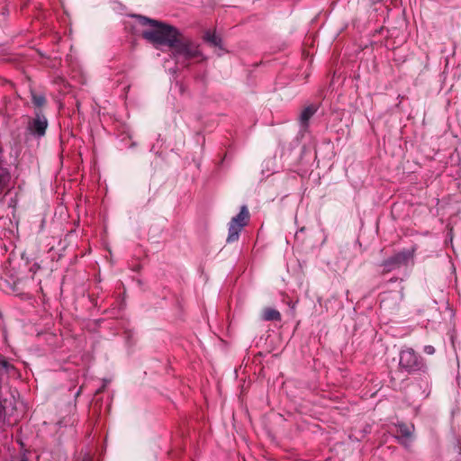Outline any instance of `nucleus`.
I'll return each instance as SVG.
<instances>
[{
  "label": "nucleus",
  "instance_id": "obj_1",
  "mask_svg": "<svg viewBox=\"0 0 461 461\" xmlns=\"http://www.w3.org/2000/svg\"><path fill=\"white\" fill-rule=\"evenodd\" d=\"M139 19L142 25H151L150 29L142 32V36L154 44L167 45L171 49L176 38L180 36L179 31L173 26L144 16H140Z\"/></svg>",
  "mask_w": 461,
  "mask_h": 461
},
{
  "label": "nucleus",
  "instance_id": "obj_2",
  "mask_svg": "<svg viewBox=\"0 0 461 461\" xmlns=\"http://www.w3.org/2000/svg\"><path fill=\"white\" fill-rule=\"evenodd\" d=\"M249 221V212L246 205L241 206L240 212L233 217L229 223V233L227 242H234L238 240L242 229Z\"/></svg>",
  "mask_w": 461,
  "mask_h": 461
},
{
  "label": "nucleus",
  "instance_id": "obj_3",
  "mask_svg": "<svg viewBox=\"0 0 461 461\" xmlns=\"http://www.w3.org/2000/svg\"><path fill=\"white\" fill-rule=\"evenodd\" d=\"M171 49L175 55L184 56L187 59L201 56L198 46L191 40L183 37L181 34L176 38V42Z\"/></svg>",
  "mask_w": 461,
  "mask_h": 461
},
{
  "label": "nucleus",
  "instance_id": "obj_4",
  "mask_svg": "<svg viewBox=\"0 0 461 461\" xmlns=\"http://www.w3.org/2000/svg\"><path fill=\"white\" fill-rule=\"evenodd\" d=\"M400 366L411 373L421 370L424 363L412 348H406L400 353Z\"/></svg>",
  "mask_w": 461,
  "mask_h": 461
},
{
  "label": "nucleus",
  "instance_id": "obj_5",
  "mask_svg": "<svg viewBox=\"0 0 461 461\" xmlns=\"http://www.w3.org/2000/svg\"><path fill=\"white\" fill-rule=\"evenodd\" d=\"M48 127V121L45 116L36 114V117L29 123L28 130L31 133L43 136Z\"/></svg>",
  "mask_w": 461,
  "mask_h": 461
},
{
  "label": "nucleus",
  "instance_id": "obj_6",
  "mask_svg": "<svg viewBox=\"0 0 461 461\" xmlns=\"http://www.w3.org/2000/svg\"><path fill=\"white\" fill-rule=\"evenodd\" d=\"M412 253L410 251L399 252L386 260L384 262V266L389 267H399L402 264H406L412 258Z\"/></svg>",
  "mask_w": 461,
  "mask_h": 461
},
{
  "label": "nucleus",
  "instance_id": "obj_7",
  "mask_svg": "<svg viewBox=\"0 0 461 461\" xmlns=\"http://www.w3.org/2000/svg\"><path fill=\"white\" fill-rule=\"evenodd\" d=\"M413 430L414 427L412 425L401 423L398 425L397 438L402 443H406L407 440L411 438Z\"/></svg>",
  "mask_w": 461,
  "mask_h": 461
},
{
  "label": "nucleus",
  "instance_id": "obj_8",
  "mask_svg": "<svg viewBox=\"0 0 461 461\" xmlns=\"http://www.w3.org/2000/svg\"><path fill=\"white\" fill-rule=\"evenodd\" d=\"M260 318L265 321H280L282 319L281 313L277 310L270 307L262 309Z\"/></svg>",
  "mask_w": 461,
  "mask_h": 461
},
{
  "label": "nucleus",
  "instance_id": "obj_9",
  "mask_svg": "<svg viewBox=\"0 0 461 461\" xmlns=\"http://www.w3.org/2000/svg\"><path fill=\"white\" fill-rule=\"evenodd\" d=\"M10 179V173L7 168L3 167V160L0 159V194L8 188Z\"/></svg>",
  "mask_w": 461,
  "mask_h": 461
},
{
  "label": "nucleus",
  "instance_id": "obj_10",
  "mask_svg": "<svg viewBox=\"0 0 461 461\" xmlns=\"http://www.w3.org/2000/svg\"><path fill=\"white\" fill-rule=\"evenodd\" d=\"M203 40L210 45L221 49V38L214 32L207 31L204 33Z\"/></svg>",
  "mask_w": 461,
  "mask_h": 461
},
{
  "label": "nucleus",
  "instance_id": "obj_11",
  "mask_svg": "<svg viewBox=\"0 0 461 461\" xmlns=\"http://www.w3.org/2000/svg\"><path fill=\"white\" fill-rule=\"evenodd\" d=\"M317 108L314 105L305 107L300 115V122L303 125L306 126L310 118L316 113Z\"/></svg>",
  "mask_w": 461,
  "mask_h": 461
},
{
  "label": "nucleus",
  "instance_id": "obj_12",
  "mask_svg": "<svg viewBox=\"0 0 461 461\" xmlns=\"http://www.w3.org/2000/svg\"><path fill=\"white\" fill-rule=\"evenodd\" d=\"M32 104L36 107H42L46 104V98L41 94H37L34 91H31Z\"/></svg>",
  "mask_w": 461,
  "mask_h": 461
},
{
  "label": "nucleus",
  "instance_id": "obj_13",
  "mask_svg": "<svg viewBox=\"0 0 461 461\" xmlns=\"http://www.w3.org/2000/svg\"><path fill=\"white\" fill-rule=\"evenodd\" d=\"M423 352L427 355H433L435 353V348L431 345H427L424 347Z\"/></svg>",
  "mask_w": 461,
  "mask_h": 461
},
{
  "label": "nucleus",
  "instance_id": "obj_14",
  "mask_svg": "<svg viewBox=\"0 0 461 461\" xmlns=\"http://www.w3.org/2000/svg\"><path fill=\"white\" fill-rule=\"evenodd\" d=\"M282 300L284 303L290 305L292 303V300L289 298V296L285 293H281Z\"/></svg>",
  "mask_w": 461,
  "mask_h": 461
},
{
  "label": "nucleus",
  "instance_id": "obj_15",
  "mask_svg": "<svg viewBox=\"0 0 461 461\" xmlns=\"http://www.w3.org/2000/svg\"><path fill=\"white\" fill-rule=\"evenodd\" d=\"M105 390V384H104L101 388H99L97 391H96V394L98 393H103L104 391Z\"/></svg>",
  "mask_w": 461,
  "mask_h": 461
},
{
  "label": "nucleus",
  "instance_id": "obj_16",
  "mask_svg": "<svg viewBox=\"0 0 461 461\" xmlns=\"http://www.w3.org/2000/svg\"><path fill=\"white\" fill-rule=\"evenodd\" d=\"M82 461H91V459L89 457H86Z\"/></svg>",
  "mask_w": 461,
  "mask_h": 461
},
{
  "label": "nucleus",
  "instance_id": "obj_17",
  "mask_svg": "<svg viewBox=\"0 0 461 461\" xmlns=\"http://www.w3.org/2000/svg\"><path fill=\"white\" fill-rule=\"evenodd\" d=\"M20 461H26L25 459H21Z\"/></svg>",
  "mask_w": 461,
  "mask_h": 461
}]
</instances>
